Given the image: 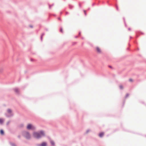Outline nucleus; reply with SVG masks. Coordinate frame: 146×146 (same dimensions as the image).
Returning <instances> with one entry per match:
<instances>
[{"mask_svg":"<svg viewBox=\"0 0 146 146\" xmlns=\"http://www.w3.org/2000/svg\"><path fill=\"white\" fill-rule=\"evenodd\" d=\"M47 144L46 142H44L42 143L40 145V146H46Z\"/></svg>","mask_w":146,"mask_h":146,"instance_id":"5","label":"nucleus"},{"mask_svg":"<svg viewBox=\"0 0 146 146\" xmlns=\"http://www.w3.org/2000/svg\"><path fill=\"white\" fill-rule=\"evenodd\" d=\"M60 31H61V32H62V29H61L60 30Z\"/></svg>","mask_w":146,"mask_h":146,"instance_id":"17","label":"nucleus"},{"mask_svg":"<svg viewBox=\"0 0 146 146\" xmlns=\"http://www.w3.org/2000/svg\"><path fill=\"white\" fill-rule=\"evenodd\" d=\"M128 96V94H127V96Z\"/></svg>","mask_w":146,"mask_h":146,"instance_id":"18","label":"nucleus"},{"mask_svg":"<svg viewBox=\"0 0 146 146\" xmlns=\"http://www.w3.org/2000/svg\"><path fill=\"white\" fill-rule=\"evenodd\" d=\"M109 68H112V66H109Z\"/></svg>","mask_w":146,"mask_h":146,"instance_id":"14","label":"nucleus"},{"mask_svg":"<svg viewBox=\"0 0 146 146\" xmlns=\"http://www.w3.org/2000/svg\"><path fill=\"white\" fill-rule=\"evenodd\" d=\"M0 132V133L1 135H3L4 134V131L3 130H1Z\"/></svg>","mask_w":146,"mask_h":146,"instance_id":"10","label":"nucleus"},{"mask_svg":"<svg viewBox=\"0 0 146 146\" xmlns=\"http://www.w3.org/2000/svg\"><path fill=\"white\" fill-rule=\"evenodd\" d=\"M44 135V132L42 131H41L39 132H34L33 133L34 137L37 139L39 138Z\"/></svg>","mask_w":146,"mask_h":146,"instance_id":"1","label":"nucleus"},{"mask_svg":"<svg viewBox=\"0 0 146 146\" xmlns=\"http://www.w3.org/2000/svg\"><path fill=\"white\" fill-rule=\"evenodd\" d=\"M3 121V120L1 118H0V123L2 124Z\"/></svg>","mask_w":146,"mask_h":146,"instance_id":"9","label":"nucleus"},{"mask_svg":"<svg viewBox=\"0 0 146 146\" xmlns=\"http://www.w3.org/2000/svg\"><path fill=\"white\" fill-rule=\"evenodd\" d=\"M104 133L102 132L100 133L99 134V136L100 137H102L104 135Z\"/></svg>","mask_w":146,"mask_h":146,"instance_id":"7","label":"nucleus"},{"mask_svg":"<svg viewBox=\"0 0 146 146\" xmlns=\"http://www.w3.org/2000/svg\"><path fill=\"white\" fill-rule=\"evenodd\" d=\"M30 27H31V28H32L33 27V26L31 25H30Z\"/></svg>","mask_w":146,"mask_h":146,"instance_id":"15","label":"nucleus"},{"mask_svg":"<svg viewBox=\"0 0 146 146\" xmlns=\"http://www.w3.org/2000/svg\"><path fill=\"white\" fill-rule=\"evenodd\" d=\"M84 13H85V14L86 15V11H84Z\"/></svg>","mask_w":146,"mask_h":146,"instance_id":"16","label":"nucleus"},{"mask_svg":"<svg viewBox=\"0 0 146 146\" xmlns=\"http://www.w3.org/2000/svg\"><path fill=\"white\" fill-rule=\"evenodd\" d=\"M129 80L130 82H132L133 81V80L132 79H129Z\"/></svg>","mask_w":146,"mask_h":146,"instance_id":"12","label":"nucleus"},{"mask_svg":"<svg viewBox=\"0 0 146 146\" xmlns=\"http://www.w3.org/2000/svg\"><path fill=\"white\" fill-rule=\"evenodd\" d=\"M7 112L9 113H11V110L10 109H8L7 110Z\"/></svg>","mask_w":146,"mask_h":146,"instance_id":"11","label":"nucleus"},{"mask_svg":"<svg viewBox=\"0 0 146 146\" xmlns=\"http://www.w3.org/2000/svg\"><path fill=\"white\" fill-rule=\"evenodd\" d=\"M35 128L32 124H28L27 126V129H34Z\"/></svg>","mask_w":146,"mask_h":146,"instance_id":"3","label":"nucleus"},{"mask_svg":"<svg viewBox=\"0 0 146 146\" xmlns=\"http://www.w3.org/2000/svg\"><path fill=\"white\" fill-rule=\"evenodd\" d=\"M15 92L17 93H18L19 92V90L17 88H15L14 90Z\"/></svg>","mask_w":146,"mask_h":146,"instance_id":"6","label":"nucleus"},{"mask_svg":"<svg viewBox=\"0 0 146 146\" xmlns=\"http://www.w3.org/2000/svg\"><path fill=\"white\" fill-rule=\"evenodd\" d=\"M96 50L98 52L100 53L101 52L100 49L98 47H97L96 48Z\"/></svg>","mask_w":146,"mask_h":146,"instance_id":"4","label":"nucleus"},{"mask_svg":"<svg viewBox=\"0 0 146 146\" xmlns=\"http://www.w3.org/2000/svg\"><path fill=\"white\" fill-rule=\"evenodd\" d=\"M23 135L27 139H30L31 137V135L27 131H24L22 133Z\"/></svg>","mask_w":146,"mask_h":146,"instance_id":"2","label":"nucleus"},{"mask_svg":"<svg viewBox=\"0 0 146 146\" xmlns=\"http://www.w3.org/2000/svg\"><path fill=\"white\" fill-rule=\"evenodd\" d=\"M50 143H51V144L52 145H53V146H54V145H55L54 143V142L53 141H50Z\"/></svg>","mask_w":146,"mask_h":146,"instance_id":"8","label":"nucleus"},{"mask_svg":"<svg viewBox=\"0 0 146 146\" xmlns=\"http://www.w3.org/2000/svg\"><path fill=\"white\" fill-rule=\"evenodd\" d=\"M120 88L121 89H122L123 88V87L122 86H120Z\"/></svg>","mask_w":146,"mask_h":146,"instance_id":"13","label":"nucleus"}]
</instances>
